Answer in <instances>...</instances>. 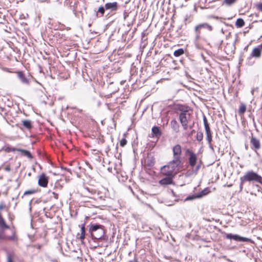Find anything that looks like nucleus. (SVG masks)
<instances>
[{
    "instance_id": "20e7f679",
    "label": "nucleus",
    "mask_w": 262,
    "mask_h": 262,
    "mask_svg": "<svg viewBox=\"0 0 262 262\" xmlns=\"http://www.w3.org/2000/svg\"><path fill=\"white\" fill-rule=\"evenodd\" d=\"M103 227H104L102 225L99 224H90L89 231L91 232L93 239H98L103 236L104 234V230Z\"/></svg>"
},
{
    "instance_id": "4be33fe9",
    "label": "nucleus",
    "mask_w": 262,
    "mask_h": 262,
    "mask_svg": "<svg viewBox=\"0 0 262 262\" xmlns=\"http://www.w3.org/2000/svg\"><path fill=\"white\" fill-rule=\"evenodd\" d=\"M0 227L3 229H8L9 227L6 224L4 219L0 215Z\"/></svg>"
},
{
    "instance_id": "f3484780",
    "label": "nucleus",
    "mask_w": 262,
    "mask_h": 262,
    "mask_svg": "<svg viewBox=\"0 0 262 262\" xmlns=\"http://www.w3.org/2000/svg\"><path fill=\"white\" fill-rule=\"evenodd\" d=\"M23 126L28 129L30 130L32 128V123L29 120H23L21 121Z\"/></svg>"
},
{
    "instance_id": "f03ea898",
    "label": "nucleus",
    "mask_w": 262,
    "mask_h": 262,
    "mask_svg": "<svg viewBox=\"0 0 262 262\" xmlns=\"http://www.w3.org/2000/svg\"><path fill=\"white\" fill-rule=\"evenodd\" d=\"M179 120L184 130L188 128V123L191 119L192 110L188 106H182L180 107Z\"/></svg>"
},
{
    "instance_id": "b1692460",
    "label": "nucleus",
    "mask_w": 262,
    "mask_h": 262,
    "mask_svg": "<svg viewBox=\"0 0 262 262\" xmlns=\"http://www.w3.org/2000/svg\"><path fill=\"white\" fill-rule=\"evenodd\" d=\"M245 25V22L242 18H238L236 20L235 25L238 28H241Z\"/></svg>"
},
{
    "instance_id": "7c9ffc66",
    "label": "nucleus",
    "mask_w": 262,
    "mask_h": 262,
    "mask_svg": "<svg viewBox=\"0 0 262 262\" xmlns=\"http://www.w3.org/2000/svg\"><path fill=\"white\" fill-rule=\"evenodd\" d=\"M255 7L257 10L262 12V3H261L256 4Z\"/></svg>"
},
{
    "instance_id": "2eb2a0df",
    "label": "nucleus",
    "mask_w": 262,
    "mask_h": 262,
    "mask_svg": "<svg viewBox=\"0 0 262 262\" xmlns=\"http://www.w3.org/2000/svg\"><path fill=\"white\" fill-rule=\"evenodd\" d=\"M251 57L259 58L261 56V50L258 47L254 48L251 53Z\"/></svg>"
},
{
    "instance_id": "e433bc0d",
    "label": "nucleus",
    "mask_w": 262,
    "mask_h": 262,
    "mask_svg": "<svg viewBox=\"0 0 262 262\" xmlns=\"http://www.w3.org/2000/svg\"><path fill=\"white\" fill-rule=\"evenodd\" d=\"M52 194L53 195V197L55 199H58V193L55 192H52Z\"/></svg>"
},
{
    "instance_id": "6ab92c4d",
    "label": "nucleus",
    "mask_w": 262,
    "mask_h": 262,
    "mask_svg": "<svg viewBox=\"0 0 262 262\" xmlns=\"http://www.w3.org/2000/svg\"><path fill=\"white\" fill-rule=\"evenodd\" d=\"M170 125L172 128L176 132L179 130V124L176 120H172L170 122Z\"/></svg>"
},
{
    "instance_id": "ea45409f",
    "label": "nucleus",
    "mask_w": 262,
    "mask_h": 262,
    "mask_svg": "<svg viewBox=\"0 0 262 262\" xmlns=\"http://www.w3.org/2000/svg\"><path fill=\"white\" fill-rule=\"evenodd\" d=\"M128 262H139L138 259L136 258H134L133 260H130L128 261Z\"/></svg>"
},
{
    "instance_id": "f704fd0d",
    "label": "nucleus",
    "mask_w": 262,
    "mask_h": 262,
    "mask_svg": "<svg viewBox=\"0 0 262 262\" xmlns=\"http://www.w3.org/2000/svg\"><path fill=\"white\" fill-rule=\"evenodd\" d=\"M6 207V205L4 202H2L0 203V210H2L3 209Z\"/></svg>"
},
{
    "instance_id": "ddd939ff",
    "label": "nucleus",
    "mask_w": 262,
    "mask_h": 262,
    "mask_svg": "<svg viewBox=\"0 0 262 262\" xmlns=\"http://www.w3.org/2000/svg\"><path fill=\"white\" fill-rule=\"evenodd\" d=\"M251 144L254 148L255 150H258L260 147V144L259 140H258L255 137H254L253 136H252L251 141H250Z\"/></svg>"
},
{
    "instance_id": "c85d7f7f",
    "label": "nucleus",
    "mask_w": 262,
    "mask_h": 262,
    "mask_svg": "<svg viewBox=\"0 0 262 262\" xmlns=\"http://www.w3.org/2000/svg\"><path fill=\"white\" fill-rule=\"evenodd\" d=\"M105 7H100L99 8L98 10V12L99 13H100L101 14V15L100 16V17H101L103 16L104 13V11H105Z\"/></svg>"
},
{
    "instance_id": "7ed1b4c3",
    "label": "nucleus",
    "mask_w": 262,
    "mask_h": 262,
    "mask_svg": "<svg viewBox=\"0 0 262 262\" xmlns=\"http://www.w3.org/2000/svg\"><path fill=\"white\" fill-rule=\"evenodd\" d=\"M186 154L188 156V163L191 168H194V172L197 173L198 170L201 168V164L198 163V158L196 154L192 150L187 149L186 150Z\"/></svg>"
},
{
    "instance_id": "dca6fc26",
    "label": "nucleus",
    "mask_w": 262,
    "mask_h": 262,
    "mask_svg": "<svg viewBox=\"0 0 262 262\" xmlns=\"http://www.w3.org/2000/svg\"><path fill=\"white\" fill-rule=\"evenodd\" d=\"M202 29L200 28L199 25L195 26L194 27V34H195V40L196 41L200 39L201 37Z\"/></svg>"
},
{
    "instance_id": "a878e982",
    "label": "nucleus",
    "mask_w": 262,
    "mask_h": 262,
    "mask_svg": "<svg viewBox=\"0 0 262 262\" xmlns=\"http://www.w3.org/2000/svg\"><path fill=\"white\" fill-rule=\"evenodd\" d=\"M80 239L81 241H82L85 238V227L84 224H83L81 228V233L80 236Z\"/></svg>"
},
{
    "instance_id": "6e6552de",
    "label": "nucleus",
    "mask_w": 262,
    "mask_h": 262,
    "mask_svg": "<svg viewBox=\"0 0 262 262\" xmlns=\"http://www.w3.org/2000/svg\"><path fill=\"white\" fill-rule=\"evenodd\" d=\"M48 181L49 177L45 173H42L39 177L38 184L41 187H46L48 185Z\"/></svg>"
},
{
    "instance_id": "9b49d317",
    "label": "nucleus",
    "mask_w": 262,
    "mask_h": 262,
    "mask_svg": "<svg viewBox=\"0 0 262 262\" xmlns=\"http://www.w3.org/2000/svg\"><path fill=\"white\" fill-rule=\"evenodd\" d=\"M17 77L20 82L25 85H29L30 83V79L28 78L23 72L19 71L17 73Z\"/></svg>"
},
{
    "instance_id": "79ce46f5",
    "label": "nucleus",
    "mask_w": 262,
    "mask_h": 262,
    "mask_svg": "<svg viewBox=\"0 0 262 262\" xmlns=\"http://www.w3.org/2000/svg\"><path fill=\"white\" fill-rule=\"evenodd\" d=\"M147 164L149 166H152L154 165V162H152L151 161H150L149 162V163H148V160H147Z\"/></svg>"
},
{
    "instance_id": "4c0bfd02",
    "label": "nucleus",
    "mask_w": 262,
    "mask_h": 262,
    "mask_svg": "<svg viewBox=\"0 0 262 262\" xmlns=\"http://www.w3.org/2000/svg\"><path fill=\"white\" fill-rule=\"evenodd\" d=\"M7 260H8V262H13L12 261V258L11 257V255H8V256H7Z\"/></svg>"
},
{
    "instance_id": "412c9836",
    "label": "nucleus",
    "mask_w": 262,
    "mask_h": 262,
    "mask_svg": "<svg viewBox=\"0 0 262 262\" xmlns=\"http://www.w3.org/2000/svg\"><path fill=\"white\" fill-rule=\"evenodd\" d=\"M151 130H152V134L156 137H159L162 134L159 128L157 126H155L152 127Z\"/></svg>"
},
{
    "instance_id": "de8ad7c7",
    "label": "nucleus",
    "mask_w": 262,
    "mask_h": 262,
    "mask_svg": "<svg viewBox=\"0 0 262 262\" xmlns=\"http://www.w3.org/2000/svg\"><path fill=\"white\" fill-rule=\"evenodd\" d=\"M254 91V89L252 90L251 91V94L253 95Z\"/></svg>"
},
{
    "instance_id": "393cba45",
    "label": "nucleus",
    "mask_w": 262,
    "mask_h": 262,
    "mask_svg": "<svg viewBox=\"0 0 262 262\" xmlns=\"http://www.w3.org/2000/svg\"><path fill=\"white\" fill-rule=\"evenodd\" d=\"M246 111V106L244 104H242L239 106V108L238 110V113L239 115L244 114Z\"/></svg>"
},
{
    "instance_id": "f257e3e1",
    "label": "nucleus",
    "mask_w": 262,
    "mask_h": 262,
    "mask_svg": "<svg viewBox=\"0 0 262 262\" xmlns=\"http://www.w3.org/2000/svg\"><path fill=\"white\" fill-rule=\"evenodd\" d=\"M240 189L242 190L244 183L246 182H256L262 184V177L253 170H249L243 177L240 178Z\"/></svg>"
},
{
    "instance_id": "bb28decb",
    "label": "nucleus",
    "mask_w": 262,
    "mask_h": 262,
    "mask_svg": "<svg viewBox=\"0 0 262 262\" xmlns=\"http://www.w3.org/2000/svg\"><path fill=\"white\" fill-rule=\"evenodd\" d=\"M196 140L199 141H201L203 139V134L202 132H198L196 136Z\"/></svg>"
},
{
    "instance_id": "cd10ccee",
    "label": "nucleus",
    "mask_w": 262,
    "mask_h": 262,
    "mask_svg": "<svg viewBox=\"0 0 262 262\" xmlns=\"http://www.w3.org/2000/svg\"><path fill=\"white\" fill-rule=\"evenodd\" d=\"M209 191L208 189L205 188V189H204L203 191H202L200 192L199 196L201 197L203 195H206L207 194H208L209 193Z\"/></svg>"
},
{
    "instance_id": "a211bd4d",
    "label": "nucleus",
    "mask_w": 262,
    "mask_h": 262,
    "mask_svg": "<svg viewBox=\"0 0 262 262\" xmlns=\"http://www.w3.org/2000/svg\"><path fill=\"white\" fill-rule=\"evenodd\" d=\"M16 150L17 151L20 152L21 153L22 155L26 156L29 159H32V158H33L31 153L27 150L23 149H20H20H16Z\"/></svg>"
},
{
    "instance_id": "72a5a7b5",
    "label": "nucleus",
    "mask_w": 262,
    "mask_h": 262,
    "mask_svg": "<svg viewBox=\"0 0 262 262\" xmlns=\"http://www.w3.org/2000/svg\"><path fill=\"white\" fill-rule=\"evenodd\" d=\"M34 192H35L34 190H27L24 192V195H29V194H33Z\"/></svg>"
},
{
    "instance_id": "49530a36",
    "label": "nucleus",
    "mask_w": 262,
    "mask_h": 262,
    "mask_svg": "<svg viewBox=\"0 0 262 262\" xmlns=\"http://www.w3.org/2000/svg\"><path fill=\"white\" fill-rule=\"evenodd\" d=\"M3 110H4V108L3 107H0V111L3 112Z\"/></svg>"
},
{
    "instance_id": "1a4fd4ad",
    "label": "nucleus",
    "mask_w": 262,
    "mask_h": 262,
    "mask_svg": "<svg viewBox=\"0 0 262 262\" xmlns=\"http://www.w3.org/2000/svg\"><path fill=\"white\" fill-rule=\"evenodd\" d=\"M181 163L182 161L181 159L173 158L172 160L168 163V165L170 166V168L172 169L174 172L176 169L181 164Z\"/></svg>"
},
{
    "instance_id": "473e14b6",
    "label": "nucleus",
    "mask_w": 262,
    "mask_h": 262,
    "mask_svg": "<svg viewBox=\"0 0 262 262\" xmlns=\"http://www.w3.org/2000/svg\"><path fill=\"white\" fill-rule=\"evenodd\" d=\"M0 239L7 240L6 236L4 234L3 231H0Z\"/></svg>"
},
{
    "instance_id": "5701e85b",
    "label": "nucleus",
    "mask_w": 262,
    "mask_h": 262,
    "mask_svg": "<svg viewBox=\"0 0 262 262\" xmlns=\"http://www.w3.org/2000/svg\"><path fill=\"white\" fill-rule=\"evenodd\" d=\"M184 53V50L183 49L181 48L176 50L173 53V55L175 57H179Z\"/></svg>"
},
{
    "instance_id": "c03bdc74",
    "label": "nucleus",
    "mask_w": 262,
    "mask_h": 262,
    "mask_svg": "<svg viewBox=\"0 0 262 262\" xmlns=\"http://www.w3.org/2000/svg\"><path fill=\"white\" fill-rule=\"evenodd\" d=\"M16 148H12L11 149V151H17V150H16Z\"/></svg>"
},
{
    "instance_id": "c756f323",
    "label": "nucleus",
    "mask_w": 262,
    "mask_h": 262,
    "mask_svg": "<svg viewBox=\"0 0 262 262\" xmlns=\"http://www.w3.org/2000/svg\"><path fill=\"white\" fill-rule=\"evenodd\" d=\"M236 0H224V3L226 4L227 5H231L233 4H234Z\"/></svg>"
},
{
    "instance_id": "a18cd8bd",
    "label": "nucleus",
    "mask_w": 262,
    "mask_h": 262,
    "mask_svg": "<svg viewBox=\"0 0 262 262\" xmlns=\"http://www.w3.org/2000/svg\"><path fill=\"white\" fill-rule=\"evenodd\" d=\"M258 47H259V48L260 49V50H262V43Z\"/></svg>"
},
{
    "instance_id": "39448f33",
    "label": "nucleus",
    "mask_w": 262,
    "mask_h": 262,
    "mask_svg": "<svg viewBox=\"0 0 262 262\" xmlns=\"http://www.w3.org/2000/svg\"><path fill=\"white\" fill-rule=\"evenodd\" d=\"M203 122L205 126V132L206 134V139L208 143L212 142V135L211 132L209 127V123H208L207 119L205 116H203Z\"/></svg>"
},
{
    "instance_id": "0eeeda50",
    "label": "nucleus",
    "mask_w": 262,
    "mask_h": 262,
    "mask_svg": "<svg viewBox=\"0 0 262 262\" xmlns=\"http://www.w3.org/2000/svg\"><path fill=\"white\" fill-rule=\"evenodd\" d=\"M173 158L181 159L182 147L180 144H177L172 147Z\"/></svg>"
},
{
    "instance_id": "9d476101",
    "label": "nucleus",
    "mask_w": 262,
    "mask_h": 262,
    "mask_svg": "<svg viewBox=\"0 0 262 262\" xmlns=\"http://www.w3.org/2000/svg\"><path fill=\"white\" fill-rule=\"evenodd\" d=\"M161 172L163 174L166 176H173L174 172L173 170L170 168V166L168 164L161 167Z\"/></svg>"
},
{
    "instance_id": "2f4dec72",
    "label": "nucleus",
    "mask_w": 262,
    "mask_h": 262,
    "mask_svg": "<svg viewBox=\"0 0 262 262\" xmlns=\"http://www.w3.org/2000/svg\"><path fill=\"white\" fill-rule=\"evenodd\" d=\"M127 143V141L125 138H123L121 140L120 144V146L122 147L124 146Z\"/></svg>"
},
{
    "instance_id": "58836bf2",
    "label": "nucleus",
    "mask_w": 262,
    "mask_h": 262,
    "mask_svg": "<svg viewBox=\"0 0 262 262\" xmlns=\"http://www.w3.org/2000/svg\"><path fill=\"white\" fill-rule=\"evenodd\" d=\"M7 239H11V240H14L15 237L14 236H6Z\"/></svg>"
},
{
    "instance_id": "aec40b11",
    "label": "nucleus",
    "mask_w": 262,
    "mask_h": 262,
    "mask_svg": "<svg viewBox=\"0 0 262 262\" xmlns=\"http://www.w3.org/2000/svg\"><path fill=\"white\" fill-rule=\"evenodd\" d=\"M198 25L202 30H207L209 31H211L212 30V26L207 23H202Z\"/></svg>"
},
{
    "instance_id": "a19ab883",
    "label": "nucleus",
    "mask_w": 262,
    "mask_h": 262,
    "mask_svg": "<svg viewBox=\"0 0 262 262\" xmlns=\"http://www.w3.org/2000/svg\"><path fill=\"white\" fill-rule=\"evenodd\" d=\"M40 2H46V3H50V0H40Z\"/></svg>"
},
{
    "instance_id": "423d86ee",
    "label": "nucleus",
    "mask_w": 262,
    "mask_h": 262,
    "mask_svg": "<svg viewBox=\"0 0 262 262\" xmlns=\"http://www.w3.org/2000/svg\"><path fill=\"white\" fill-rule=\"evenodd\" d=\"M226 238L228 239H233L237 242H248L251 241L250 238L242 237L237 234H233L232 233L226 234Z\"/></svg>"
},
{
    "instance_id": "f8f14e48",
    "label": "nucleus",
    "mask_w": 262,
    "mask_h": 262,
    "mask_svg": "<svg viewBox=\"0 0 262 262\" xmlns=\"http://www.w3.org/2000/svg\"><path fill=\"white\" fill-rule=\"evenodd\" d=\"M105 8L106 10L111 11H115L118 9V4L117 2L108 3L105 5Z\"/></svg>"
},
{
    "instance_id": "37998d69",
    "label": "nucleus",
    "mask_w": 262,
    "mask_h": 262,
    "mask_svg": "<svg viewBox=\"0 0 262 262\" xmlns=\"http://www.w3.org/2000/svg\"><path fill=\"white\" fill-rule=\"evenodd\" d=\"M209 144V147L212 149V150H213V148L211 145V142H210V143H208Z\"/></svg>"
},
{
    "instance_id": "4468645a",
    "label": "nucleus",
    "mask_w": 262,
    "mask_h": 262,
    "mask_svg": "<svg viewBox=\"0 0 262 262\" xmlns=\"http://www.w3.org/2000/svg\"><path fill=\"white\" fill-rule=\"evenodd\" d=\"M172 177L173 176H167L161 180L159 181V183L162 185L171 184L172 183Z\"/></svg>"
},
{
    "instance_id": "c9c22d12",
    "label": "nucleus",
    "mask_w": 262,
    "mask_h": 262,
    "mask_svg": "<svg viewBox=\"0 0 262 262\" xmlns=\"http://www.w3.org/2000/svg\"><path fill=\"white\" fill-rule=\"evenodd\" d=\"M4 170H5V171H8V172H9V171H10V170H11V168H10V165H8L4 167Z\"/></svg>"
}]
</instances>
